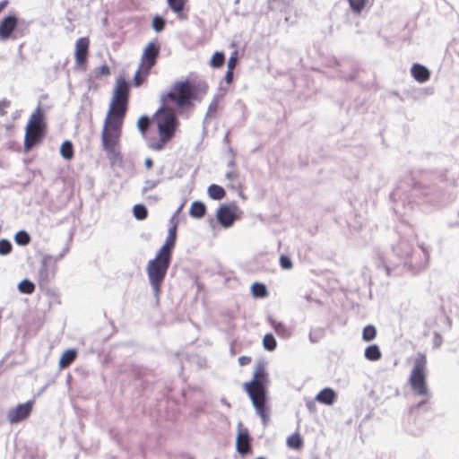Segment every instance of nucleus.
<instances>
[{"mask_svg":"<svg viewBox=\"0 0 459 459\" xmlns=\"http://www.w3.org/2000/svg\"><path fill=\"white\" fill-rule=\"evenodd\" d=\"M56 263L53 261V256L46 255L43 256L39 270V281L40 283H48L56 273Z\"/></svg>","mask_w":459,"mask_h":459,"instance_id":"nucleus-11","label":"nucleus"},{"mask_svg":"<svg viewBox=\"0 0 459 459\" xmlns=\"http://www.w3.org/2000/svg\"><path fill=\"white\" fill-rule=\"evenodd\" d=\"M10 104L11 102L9 100H0V114L2 116H4L5 114V112L4 111V109L5 108H8L10 107Z\"/></svg>","mask_w":459,"mask_h":459,"instance_id":"nucleus-52","label":"nucleus"},{"mask_svg":"<svg viewBox=\"0 0 459 459\" xmlns=\"http://www.w3.org/2000/svg\"><path fill=\"white\" fill-rule=\"evenodd\" d=\"M238 174L237 171L230 170L226 173V178L230 181H234L238 178Z\"/></svg>","mask_w":459,"mask_h":459,"instance_id":"nucleus-54","label":"nucleus"},{"mask_svg":"<svg viewBox=\"0 0 459 459\" xmlns=\"http://www.w3.org/2000/svg\"><path fill=\"white\" fill-rule=\"evenodd\" d=\"M172 138L166 134H159V140L152 144V148L155 151H161L165 144Z\"/></svg>","mask_w":459,"mask_h":459,"instance_id":"nucleus-42","label":"nucleus"},{"mask_svg":"<svg viewBox=\"0 0 459 459\" xmlns=\"http://www.w3.org/2000/svg\"><path fill=\"white\" fill-rule=\"evenodd\" d=\"M426 365V355L422 352H418L409 377V384L412 392L416 395L422 396L423 399L411 408V412L421 408H424L426 411L429 408L428 401L430 397V392L427 385Z\"/></svg>","mask_w":459,"mask_h":459,"instance_id":"nucleus-4","label":"nucleus"},{"mask_svg":"<svg viewBox=\"0 0 459 459\" xmlns=\"http://www.w3.org/2000/svg\"><path fill=\"white\" fill-rule=\"evenodd\" d=\"M377 335V329L374 325H368L362 331V338L366 342H371Z\"/></svg>","mask_w":459,"mask_h":459,"instance_id":"nucleus-39","label":"nucleus"},{"mask_svg":"<svg viewBox=\"0 0 459 459\" xmlns=\"http://www.w3.org/2000/svg\"><path fill=\"white\" fill-rule=\"evenodd\" d=\"M251 362V357L249 356H241L238 358V364L240 366H246Z\"/></svg>","mask_w":459,"mask_h":459,"instance_id":"nucleus-53","label":"nucleus"},{"mask_svg":"<svg viewBox=\"0 0 459 459\" xmlns=\"http://www.w3.org/2000/svg\"><path fill=\"white\" fill-rule=\"evenodd\" d=\"M287 446L292 449H300L303 446V439L299 433H294L287 438Z\"/></svg>","mask_w":459,"mask_h":459,"instance_id":"nucleus-34","label":"nucleus"},{"mask_svg":"<svg viewBox=\"0 0 459 459\" xmlns=\"http://www.w3.org/2000/svg\"><path fill=\"white\" fill-rule=\"evenodd\" d=\"M364 355L370 361H377L381 359L382 353L377 344H372L365 349Z\"/></svg>","mask_w":459,"mask_h":459,"instance_id":"nucleus-29","label":"nucleus"},{"mask_svg":"<svg viewBox=\"0 0 459 459\" xmlns=\"http://www.w3.org/2000/svg\"><path fill=\"white\" fill-rule=\"evenodd\" d=\"M337 398V394L333 388L325 387L316 396V401L325 405H333Z\"/></svg>","mask_w":459,"mask_h":459,"instance_id":"nucleus-21","label":"nucleus"},{"mask_svg":"<svg viewBox=\"0 0 459 459\" xmlns=\"http://www.w3.org/2000/svg\"><path fill=\"white\" fill-rule=\"evenodd\" d=\"M267 320L279 336H281L283 339H288L291 336V330L289 327H287L283 323L276 321L271 316H268Z\"/></svg>","mask_w":459,"mask_h":459,"instance_id":"nucleus-22","label":"nucleus"},{"mask_svg":"<svg viewBox=\"0 0 459 459\" xmlns=\"http://www.w3.org/2000/svg\"><path fill=\"white\" fill-rule=\"evenodd\" d=\"M315 459H318V458H315Z\"/></svg>","mask_w":459,"mask_h":459,"instance_id":"nucleus-64","label":"nucleus"},{"mask_svg":"<svg viewBox=\"0 0 459 459\" xmlns=\"http://www.w3.org/2000/svg\"><path fill=\"white\" fill-rule=\"evenodd\" d=\"M346 80L351 81L354 79V75H350L349 77L345 78Z\"/></svg>","mask_w":459,"mask_h":459,"instance_id":"nucleus-62","label":"nucleus"},{"mask_svg":"<svg viewBox=\"0 0 459 459\" xmlns=\"http://www.w3.org/2000/svg\"><path fill=\"white\" fill-rule=\"evenodd\" d=\"M31 238L26 230H19L14 235V241L17 245L25 247L30 243Z\"/></svg>","mask_w":459,"mask_h":459,"instance_id":"nucleus-33","label":"nucleus"},{"mask_svg":"<svg viewBox=\"0 0 459 459\" xmlns=\"http://www.w3.org/2000/svg\"><path fill=\"white\" fill-rule=\"evenodd\" d=\"M24 21H20L15 13H10L0 21V41L5 42L10 39H16V31L19 24Z\"/></svg>","mask_w":459,"mask_h":459,"instance_id":"nucleus-7","label":"nucleus"},{"mask_svg":"<svg viewBox=\"0 0 459 459\" xmlns=\"http://www.w3.org/2000/svg\"><path fill=\"white\" fill-rule=\"evenodd\" d=\"M68 248H65L55 259L53 258V261L56 263L58 260L62 259L65 253L67 252Z\"/></svg>","mask_w":459,"mask_h":459,"instance_id":"nucleus-56","label":"nucleus"},{"mask_svg":"<svg viewBox=\"0 0 459 459\" xmlns=\"http://www.w3.org/2000/svg\"><path fill=\"white\" fill-rule=\"evenodd\" d=\"M170 263L171 258H169V255H161V253H157L155 257L151 259L147 264L146 273L148 280L157 302H159L161 285L165 280Z\"/></svg>","mask_w":459,"mask_h":459,"instance_id":"nucleus-5","label":"nucleus"},{"mask_svg":"<svg viewBox=\"0 0 459 459\" xmlns=\"http://www.w3.org/2000/svg\"><path fill=\"white\" fill-rule=\"evenodd\" d=\"M269 375L263 361H257L250 381L243 384V389L251 400L256 414L260 417L264 427L270 420L268 406Z\"/></svg>","mask_w":459,"mask_h":459,"instance_id":"nucleus-3","label":"nucleus"},{"mask_svg":"<svg viewBox=\"0 0 459 459\" xmlns=\"http://www.w3.org/2000/svg\"><path fill=\"white\" fill-rule=\"evenodd\" d=\"M263 347L268 351H273L277 347V342L273 333H266L262 341Z\"/></svg>","mask_w":459,"mask_h":459,"instance_id":"nucleus-35","label":"nucleus"},{"mask_svg":"<svg viewBox=\"0 0 459 459\" xmlns=\"http://www.w3.org/2000/svg\"><path fill=\"white\" fill-rule=\"evenodd\" d=\"M251 293L255 298L262 299L268 295L267 287L261 282H254L251 285Z\"/></svg>","mask_w":459,"mask_h":459,"instance_id":"nucleus-30","label":"nucleus"},{"mask_svg":"<svg viewBox=\"0 0 459 459\" xmlns=\"http://www.w3.org/2000/svg\"><path fill=\"white\" fill-rule=\"evenodd\" d=\"M280 265L284 270H290L293 267L290 257L285 255L280 256Z\"/></svg>","mask_w":459,"mask_h":459,"instance_id":"nucleus-47","label":"nucleus"},{"mask_svg":"<svg viewBox=\"0 0 459 459\" xmlns=\"http://www.w3.org/2000/svg\"><path fill=\"white\" fill-rule=\"evenodd\" d=\"M166 25V21L163 17L160 15H156L152 19V27L156 32H160L164 30Z\"/></svg>","mask_w":459,"mask_h":459,"instance_id":"nucleus-44","label":"nucleus"},{"mask_svg":"<svg viewBox=\"0 0 459 459\" xmlns=\"http://www.w3.org/2000/svg\"><path fill=\"white\" fill-rule=\"evenodd\" d=\"M233 71H234V69L227 68V72L225 74L224 80L229 84L233 82Z\"/></svg>","mask_w":459,"mask_h":459,"instance_id":"nucleus-51","label":"nucleus"},{"mask_svg":"<svg viewBox=\"0 0 459 459\" xmlns=\"http://www.w3.org/2000/svg\"><path fill=\"white\" fill-rule=\"evenodd\" d=\"M102 147L107 152V157L112 167L121 166L123 157L120 151L117 149L118 141L114 140H101Z\"/></svg>","mask_w":459,"mask_h":459,"instance_id":"nucleus-14","label":"nucleus"},{"mask_svg":"<svg viewBox=\"0 0 459 459\" xmlns=\"http://www.w3.org/2000/svg\"><path fill=\"white\" fill-rule=\"evenodd\" d=\"M160 183V179L156 180H145L144 186L142 189V194L145 195L148 191L155 188Z\"/></svg>","mask_w":459,"mask_h":459,"instance_id":"nucleus-46","label":"nucleus"},{"mask_svg":"<svg viewBox=\"0 0 459 459\" xmlns=\"http://www.w3.org/2000/svg\"><path fill=\"white\" fill-rule=\"evenodd\" d=\"M442 343V337L438 333H434V346L439 347Z\"/></svg>","mask_w":459,"mask_h":459,"instance_id":"nucleus-55","label":"nucleus"},{"mask_svg":"<svg viewBox=\"0 0 459 459\" xmlns=\"http://www.w3.org/2000/svg\"><path fill=\"white\" fill-rule=\"evenodd\" d=\"M206 83H196L190 80L177 81L171 89L160 95V106L153 115L157 123L158 134L173 138L179 126L178 116L194 107L200 91H206Z\"/></svg>","mask_w":459,"mask_h":459,"instance_id":"nucleus-2","label":"nucleus"},{"mask_svg":"<svg viewBox=\"0 0 459 459\" xmlns=\"http://www.w3.org/2000/svg\"><path fill=\"white\" fill-rule=\"evenodd\" d=\"M110 74L109 67L107 65H102L94 70V77L98 78L101 75H108Z\"/></svg>","mask_w":459,"mask_h":459,"instance_id":"nucleus-48","label":"nucleus"},{"mask_svg":"<svg viewBox=\"0 0 459 459\" xmlns=\"http://www.w3.org/2000/svg\"><path fill=\"white\" fill-rule=\"evenodd\" d=\"M12 243L5 238L0 239V255H6L12 252Z\"/></svg>","mask_w":459,"mask_h":459,"instance_id":"nucleus-45","label":"nucleus"},{"mask_svg":"<svg viewBox=\"0 0 459 459\" xmlns=\"http://www.w3.org/2000/svg\"><path fill=\"white\" fill-rule=\"evenodd\" d=\"M221 98V95H220V94H217L213 97L212 102L210 103V105L208 107V109H207V112L205 115V119H207L209 117H212L217 111L218 106H219V101H220Z\"/></svg>","mask_w":459,"mask_h":459,"instance_id":"nucleus-43","label":"nucleus"},{"mask_svg":"<svg viewBox=\"0 0 459 459\" xmlns=\"http://www.w3.org/2000/svg\"><path fill=\"white\" fill-rule=\"evenodd\" d=\"M221 403H222V404L226 405L227 407H230V404L227 402L226 399L222 398Z\"/></svg>","mask_w":459,"mask_h":459,"instance_id":"nucleus-61","label":"nucleus"},{"mask_svg":"<svg viewBox=\"0 0 459 459\" xmlns=\"http://www.w3.org/2000/svg\"><path fill=\"white\" fill-rule=\"evenodd\" d=\"M45 132L26 127L24 137V149L26 152L31 150L35 145L39 144L44 137Z\"/></svg>","mask_w":459,"mask_h":459,"instance_id":"nucleus-17","label":"nucleus"},{"mask_svg":"<svg viewBox=\"0 0 459 459\" xmlns=\"http://www.w3.org/2000/svg\"><path fill=\"white\" fill-rule=\"evenodd\" d=\"M149 199H152V200H154V201H157L158 198L157 197H152V196H148Z\"/></svg>","mask_w":459,"mask_h":459,"instance_id":"nucleus-63","label":"nucleus"},{"mask_svg":"<svg viewBox=\"0 0 459 459\" xmlns=\"http://www.w3.org/2000/svg\"><path fill=\"white\" fill-rule=\"evenodd\" d=\"M123 123L112 119L111 116H107L104 121V126L101 133V140L119 141Z\"/></svg>","mask_w":459,"mask_h":459,"instance_id":"nucleus-10","label":"nucleus"},{"mask_svg":"<svg viewBox=\"0 0 459 459\" xmlns=\"http://www.w3.org/2000/svg\"><path fill=\"white\" fill-rule=\"evenodd\" d=\"M133 214L135 219L143 221L147 218L148 211L144 204H137L133 207Z\"/></svg>","mask_w":459,"mask_h":459,"instance_id":"nucleus-36","label":"nucleus"},{"mask_svg":"<svg viewBox=\"0 0 459 459\" xmlns=\"http://www.w3.org/2000/svg\"><path fill=\"white\" fill-rule=\"evenodd\" d=\"M151 69L146 70V66H142V65H140L133 79L134 86L140 87L147 79V76L149 75Z\"/></svg>","mask_w":459,"mask_h":459,"instance_id":"nucleus-27","label":"nucleus"},{"mask_svg":"<svg viewBox=\"0 0 459 459\" xmlns=\"http://www.w3.org/2000/svg\"><path fill=\"white\" fill-rule=\"evenodd\" d=\"M236 440H250L251 437L247 429H239Z\"/></svg>","mask_w":459,"mask_h":459,"instance_id":"nucleus-50","label":"nucleus"},{"mask_svg":"<svg viewBox=\"0 0 459 459\" xmlns=\"http://www.w3.org/2000/svg\"><path fill=\"white\" fill-rule=\"evenodd\" d=\"M178 221H176L174 225L170 226L168 231V237L163 246L159 249L157 253H161V255H169L172 259V251L175 247L177 241V230Z\"/></svg>","mask_w":459,"mask_h":459,"instance_id":"nucleus-16","label":"nucleus"},{"mask_svg":"<svg viewBox=\"0 0 459 459\" xmlns=\"http://www.w3.org/2000/svg\"><path fill=\"white\" fill-rule=\"evenodd\" d=\"M144 165L147 169H152L153 166V161L151 158H147L144 160Z\"/></svg>","mask_w":459,"mask_h":459,"instance_id":"nucleus-57","label":"nucleus"},{"mask_svg":"<svg viewBox=\"0 0 459 459\" xmlns=\"http://www.w3.org/2000/svg\"><path fill=\"white\" fill-rule=\"evenodd\" d=\"M235 204H221L216 212L218 223L223 228H230L237 220Z\"/></svg>","mask_w":459,"mask_h":459,"instance_id":"nucleus-9","label":"nucleus"},{"mask_svg":"<svg viewBox=\"0 0 459 459\" xmlns=\"http://www.w3.org/2000/svg\"><path fill=\"white\" fill-rule=\"evenodd\" d=\"M236 449L238 454L245 456L252 452L250 440H236Z\"/></svg>","mask_w":459,"mask_h":459,"instance_id":"nucleus-32","label":"nucleus"},{"mask_svg":"<svg viewBox=\"0 0 459 459\" xmlns=\"http://www.w3.org/2000/svg\"><path fill=\"white\" fill-rule=\"evenodd\" d=\"M167 2L171 11L177 13L179 19L186 18L184 13L186 0H167Z\"/></svg>","mask_w":459,"mask_h":459,"instance_id":"nucleus-25","label":"nucleus"},{"mask_svg":"<svg viewBox=\"0 0 459 459\" xmlns=\"http://www.w3.org/2000/svg\"><path fill=\"white\" fill-rule=\"evenodd\" d=\"M207 194L211 199L220 201L225 197L226 191L222 186L212 184L208 186Z\"/></svg>","mask_w":459,"mask_h":459,"instance_id":"nucleus-26","label":"nucleus"},{"mask_svg":"<svg viewBox=\"0 0 459 459\" xmlns=\"http://www.w3.org/2000/svg\"><path fill=\"white\" fill-rule=\"evenodd\" d=\"M59 152H60V155L65 160H72L74 156V145H73L72 142L69 140L64 141L60 146Z\"/></svg>","mask_w":459,"mask_h":459,"instance_id":"nucleus-28","label":"nucleus"},{"mask_svg":"<svg viewBox=\"0 0 459 459\" xmlns=\"http://www.w3.org/2000/svg\"><path fill=\"white\" fill-rule=\"evenodd\" d=\"M160 54V45L155 41L149 42L145 47L142 59L141 65L142 66H146L147 69H152L156 62Z\"/></svg>","mask_w":459,"mask_h":459,"instance_id":"nucleus-13","label":"nucleus"},{"mask_svg":"<svg viewBox=\"0 0 459 459\" xmlns=\"http://www.w3.org/2000/svg\"><path fill=\"white\" fill-rule=\"evenodd\" d=\"M17 289L22 294L30 295L35 291V284L29 279H23L18 283Z\"/></svg>","mask_w":459,"mask_h":459,"instance_id":"nucleus-31","label":"nucleus"},{"mask_svg":"<svg viewBox=\"0 0 459 459\" xmlns=\"http://www.w3.org/2000/svg\"><path fill=\"white\" fill-rule=\"evenodd\" d=\"M183 207H184V204H181L178 207V209L176 210V212H174V214H173V215H175V216L177 217V216L180 213V212L182 211Z\"/></svg>","mask_w":459,"mask_h":459,"instance_id":"nucleus-58","label":"nucleus"},{"mask_svg":"<svg viewBox=\"0 0 459 459\" xmlns=\"http://www.w3.org/2000/svg\"><path fill=\"white\" fill-rule=\"evenodd\" d=\"M352 13L359 14L366 6L367 0H348Z\"/></svg>","mask_w":459,"mask_h":459,"instance_id":"nucleus-40","label":"nucleus"},{"mask_svg":"<svg viewBox=\"0 0 459 459\" xmlns=\"http://www.w3.org/2000/svg\"><path fill=\"white\" fill-rule=\"evenodd\" d=\"M77 351L74 349H68L63 352L59 359V367L65 368L69 367L76 359Z\"/></svg>","mask_w":459,"mask_h":459,"instance_id":"nucleus-24","label":"nucleus"},{"mask_svg":"<svg viewBox=\"0 0 459 459\" xmlns=\"http://www.w3.org/2000/svg\"><path fill=\"white\" fill-rule=\"evenodd\" d=\"M238 61V51L232 52L230 57L228 60L227 68L235 69Z\"/></svg>","mask_w":459,"mask_h":459,"instance_id":"nucleus-49","label":"nucleus"},{"mask_svg":"<svg viewBox=\"0 0 459 459\" xmlns=\"http://www.w3.org/2000/svg\"><path fill=\"white\" fill-rule=\"evenodd\" d=\"M224 62H225L224 53L221 52V51H216L212 55V58L210 60V65L213 68H220L224 65Z\"/></svg>","mask_w":459,"mask_h":459,"instance_id":"nucleus-37","label":"nucleus"},{"mask_svg":"<svg viewBox=\"0 0 459 459\" xmlns=\"http://www.w3.org/2000/svg\"><path fill=\"white\" fill-rule=\"evenodd\" d=\"M411 76L420 83L426 82L430 77V72L423 65L415 63L411 68Z\"/></svg>","mask_w":459,"mask_h":459,"instance_id":"nucleus-20","label":"nucleus"},{"mask_svg":"<svg viewBox=\"0 0 459 459\" xmlns=\"http://www.w3.org/2000/svg\"><path fill=\"white\" fill-rule=\"evenodd\" d=\"M228 167H230V168H234V167H235V161H234V160H230L228 162Z\"/></svg>","mask_w":459,"mask_h":459,"instance_id":"nucleus-59","label":"nucleus"},{"mask_svg":"<svg viewBox=\"0 0 459 459\" xmlns=\"http://www.w3.org/2000/svg\"><path fill=\"white\" fill-rule=\"evenodd\" d=\"M324 336H325V330H324V328H321V327L311 329L309 332V334H308L309 341L312 343L318 342L321 339L324 338Z\"/></svg>","mask_w":459,"mask_h":459,"instance_id":"nucleus-38","label":"nucleus"},{"mask_svg":"<svg viewBox=\"0 0 459 459\" xmlns=\"http://www.w3.org/2000/svg\"><path fill=\"white\" fill-rule=\"evenodd\" d=\"M206 213V205L201 201L192 203L189 209V215L195 219H202Z\"/></svg>","mask_w":459,"mask_h":459,"instance_id":"nucleus-23","label":"nucleus"},{"mask_svg":"<svg viewBox=\"0 0 459 459\" xmlns=\"http://www.w3.org/2000/svg\"><path fill=\"white\" fill-rule=\"evenodd\" d=\"M176 221H178L176 219V216L175 215H172V217L170 218L169 220V222L171 223V226L174 225V223L176 222Z\"/></svg>","mask_w":459,"mask_h":459,"instance_id":"nucleus-60","label":"nucleus"},{"mask_svg":"<svg viewBox=\"0 0 459 459\" xmlns=\"http://www.w3.org/2000/svg\"><path fill=\"white\" fill-rule=\"evenodd\" d=\"M392 253L393 255L396 256L397 261H393L390 258H379L378 267L382 266L387 276L391 275L392 270L399 264H403V265L411 264V261H409V257L412 253V247L409 242L402 240L397 246H393Z\"/></svg>","mask_w":459,"mask_h":459,"instance_id":"nucleus-6","label":"nucleus"},{"mask_svg":"<svg viewBox=\"0 0 459 459\" xmlns=\"http://www.w3.org/2000/svg\"><path fill=\"white\" fill-rule=\"evenodd\" d=\"M90 40L86 37L80 38L75 43L74 58L78 66L85 68L89 55Z\"/></svg>","mask_w":459,"mask_h":459,"instance_id":"nucleus-15","label":"nucleus"},{"mask_svg":"<svg viewBox=\"0 0 459 459\" xmlns=\"http://www.w3.org/2000/svg\"><path fill=\"white\" fill-rule=\"evenodd\" d=\"M34 401L29 400L26 403H19L13 408H10L6 413V418L11 424L20 423L29 418L32 411Z\"/></svg>","mask_w":459,"mask_h":459,"instance_id":"nucleus-8","label":"nucleus"},{"mask_svg":"<svg viewBox=\"0 0 459 459\" xmlns=\"http://www.w3.org/2000/svg\"><path fill=\"white\" fill-rule=\"evenodd\" d=\"M127 106L128 104L125 102L113 104V100H111L107 116H111L112 119L123 123L126 115Z\"/></svg>","mask_w":459,"mask_h":459,"instance_id":"nucleus-19","label":"nucleus"},{"mask_svg":"<svg viewBox=\"0 0 459 459\" xmlns=\"http://www.w3.org/2000/svg\"><path fill=\"white\" fill-rule=\"evenodd\" d=\"M45 113L39 103L35 111L31 114L26 127L34 128L45 132Z\"/></svg>","mask_w":459,"mask_h":459,"instance_id":"nucleus-18","label":"nucleus"},{"mask_svg":"<svg viewBox=\"0 0 459 459\" xmlns=\"http://www.w3.org/2000/svg\"><path fill=\"white\" fill-rule=\"evenodd\" d=\"M455 186V179L447 180L443 170L411 171L407 182H401L390 194L394 212L405 216L413 209V203L439 205L446 201L448 188Z\"/></svg>","mask_w":459,"mask_h":459,"instance_id":"nucleus-1","label":"nucleus"},{"mask_svg":"<svg viewBox=\"0 0 459 459\" xmlns=\"http://www.w3.org/2000/svg\"><path fill=\"white\" fill-rule=\"evenodd\" d=\"M150 124V117L147 115H143L137 121V128L143 134H144L149 129Z\"/></svg>","mask_w":459,"mask_h":459,"instance_id":"nucleus-41","label":"nucleus"},{"mask_svg":"<svg viewBox=\"0 0 459 459\" xmlns=\"http://www.w3.org/2000/svg\"><path fill=\"white\" fill-rule=\"evenodd\" d=\"M130 82L124 77L119 76L117 79L116 85L113 90L112 100L113 104L117 102H125L128 104Z\"/></svg>","mask_w":459,"mask_h":459,"instance_id":"nucleus-12","label":"nucleus"}]
</instances>
